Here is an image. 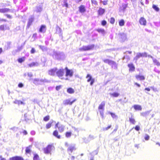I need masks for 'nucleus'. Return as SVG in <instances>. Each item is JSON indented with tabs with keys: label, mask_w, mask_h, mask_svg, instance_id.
<instances>
[{
	"label": "nucleus",
	"mask_w": 160,
	"mask_h": 160,
	"mask_svg": "<svg viewBox=\"0 0 160 160\" xmlns=\"http://www.w3.org/2000/svg\"><path fill=\"white\" fill-rule=\"evenodd\" d=\"M125 22L123 19H121L119 21V24L120 26H122L124 25Z\"/></svg>",
	"instance_id": "c85d7f7f"
},
{
	"label": "nucleus",
	"mask_w": 160,
	"mask_h": 160,
	"mask_svg": "<svg viewBox=\"0 0 160 160\" xmlns=\"http://www.w3.org/2000/svg\"><path fill=\"white\" fill-rule=\"evenodd\" d=\"M105 10L104 9L100 8L98 11V14L99 16L103 15L105 13Z\"/></svg>",
	"instance_id": "4468645a"
},
{
	"label": "nucleus",
	"mask_w": 160,
	"mask_h": 160,
	"mask_svg": "<svg viewBox=\"0 0 160 160\" xmlns=\"http://www.w3.org/2000/svg\"><path fill=\"white\" fill-rule=\"evenodd\" d=\"M152 8L157 12H158L159 10V8L157 5L155 4H153Z\"/></svg>",
	"instance_id": "bb28decb"
},
{
	"label": "nucleus",
	"mask_w": 160,
	"mask_h": 160,
	"mask_svg": "<svg viewBox=\"0 0 160 160\" xmlns=\"http://www.w3.org/2000/svg\"><path fill=\"white\" fill-rule=\"evenodd\" d=\"M57 68H55L49 70L48 71V73L49 75L54 76L55 75V73L57 71Z\"/></svg>",
	"instance_id": "9d476101"
},
{
	"label": "nucleus",
	"mask_w": 160,
	"mask_h": 160,
	"mask_svg": "<svg viewBox=\"0 0 160 160\" xmlns=\"http://www.w3.org/2000/svg\"><path fill=\"white\" fill-rule=\"evenodd\" d=\"M75 157L74 156H72L71 158V160H74L75 159Z\"/></svg>",
	"instance_id": "774afa93"
},
{
	"label": "nucleus",
	"mask_w": 160,
	"mask_h": 160,
	"mask_svg": "<svg viewBox=\"0 0 160 160\" xmlns=\"http://www.w3.org/2000/svg\"><path fill=\"white\" fill-rule=\"evenodd\" d=\"M15 103L18 104H24L23 102L22 101L20 100H16L15 102Z\"/></svg>",
	"instance_id": "58836bf2"
},
{
	"label": "nucleus",
	"mask_w": 160,
	"mask_h": 160,
	"mask_svg": "<svg viewBox=\"0 0 160 160\" xmlns=\"http://www.w3.org/2000/svg\"><path fill=\"white\" fill-rule=\"evenodd\" d=\"M77 100L76 99H74L73 101H71L69 99H66L63 102V104L64 105H72V103Z\"/></svg>",
	"instance_id": "1a4fd4ad"
},
{
	"label": "nucleus",
	"mask_w": 160,
	"mask_h": 160,
	"mask_svg": "<svg viewBox=\"0 0 160 160\" xmlns=\"http://www.w3.org/2000/svg\"><path fill=\"white\" fill-rule=\"evenodd\" d=\"M71 132H66L65 133V136L67 138L71 136Z\"/></svg>",
	"instance_id": "4c0bfd02"
},
{
	"label": "nucleus",
	"mask_w": 160,
	"mask_h": 160,
	"mask_svg": "<svg viewBox=\"0 0 160 160\" xmlns=\"http://www.w3.org/2000/svg\"><path fill=\"white\" fill-rule=\"evenodd\" d=\"M86 78H87V82H90V84L91 85H92L95 81V80L94 78H92L91 76L89 74H88L86 76Z\"/></svg>",
	"instance_id": "0eeeda50"
},
{
	"label": "nucleus",
	"mask_w": 160,
	"mask_h": 160,
	"mask_svg": "<svg viewBox=\"0 0 160 160\" xmlns=\"http://www.w3.org/2000/svg\"><path fill=\"white\" fill-rule=\"evenodd\" d=\"M105 106V102L104 101L102 102L99 105L98 109L99 110H104V107Z\"/></svg>",
	"instance_id": "a211bd4d"
},
{
	"label": "nucleus",
	"mask_w": 160,
	"mask_h": 160,
	"mask_svg": "<svg viewBox=\"0 0 160 160\" xmlns=\"http://www.w3.org/2000/svg\"><path fill=\"white\" fill-rule=\"evenodd\" d=\"M95 45L94 44L89 45L88 46H83L82 48H79L80 51H85L93 50L94 48Z\"/></svg>",
	"instance_id": "f03ea898"
},
{
	"label": "nucleus",
	"mask_w": 160,
	"mask_h": 160,
	"mask_svg": "<svg viewBox=\"0 0 160 160\" xmlns=\"http://www.w3.org/2000/svg\"><path fill=\"white\" fill-rule=\"evenodd\" d=\"M37 34L36 33H34L32 35V37L34 38H36L37 37Z\"/></svg>",
	"instance_id": "bf43d9fd"
},
{
	"label": "nucleus",
	"mask_w": 160,
	"mask_h": 160,
	"mask_svg": "<svg viewBox=\"0 0 160 160\" xmlns=\"http://www.w3.org/2000/svg\"><path fill=\"white\" fill-rule=\"evenodd\" d=\"M107 24V22L105 20H103L102 21L101 24L102 25L104 26L105 25Z\"/></svg>",
	"instance_id": "37998d69"
},
{
	"label": "nucleus",
	"mask_w": 160,
	"mask_h": 160,
	"mask_svg": "<svg viewBox=\"0 0 160 160\" xmlns=\"http://www.w3.org/2000/svg\"><path fill=\"white\" fill-rule=\"evenodd\" d=\"M96 30L99 33H104L105 32L104 29L101 28H98Z\"/></svg>",
	"instance_id": "f704fd0d"
},
{
	"label": "nucleus",
	"mask_w": 160,
	"mask_h": 160,
	"mask_svg": "<svg viewBox=\"0 0 160 160\" xmlns=\"http://www.w3.org/2000/svg\"><path fill=\"white\" fill-rule=\"evenodd\" d=\"M111 95L113 97H117L119 95V94L118 92H115L111 93Z\"/></svg>",
	"instance_id": "2f4dec72"
},
{
	"label": "nucleus",
	"mask_w": 160,
	"mask_h": 160,
	"mask_svg": "<svg viewBox=\"0 0 160 160\" xmlns=\"http://www.w3.org/2000/svg\"><path fill=\"white\" fill-rule=\"evenodd\" d=\"M56 74L57 76L60 78L61 79H63V77L64 74V70L63 69H60L57 70L56 72Z\"/></svg>",
	"instance_id": "20e7f679"
},
{
	"label": "nucleus",
	"mask_w": 160,
	"mask_h": 160,
	"mask_svg": "<svg viewBox=\"0 0 160 160\" xmlns=\"http://www.w3.org/2000/svg\"><path fill=\"white\" fill-rule=\"evenodd\" d=\"M134 84L136 85L138 87H139L140 86V85L137 82L135 83Z\"/></svg>",
	"instance_id": "69168bd1"
},
{
	"label": "nucleus",
	"mask_w": 160,
	"mask_h": 160,
	"mask_svg": "<svg viewBox=\"0 0 160 160\" xmlns=\"http://www.w3.org/2000/svg\"><path fill=\"white\" fill-rule=\"evenodd\" d=\"M145 90H146L148 91H149L150 90V88H145Z\"/></svg>",
	"instance_id": "338daca9"
},
{
	"label": "nucleus",
	"mask_w": 160,
	"mask_h": 160,
	"mask_svg": "<svg viewBox=\"0 0 160 160\" xmlns=\"http://www.w3.org/2000/svg\"><path fill=\"white\" fill-rule=\"evenodd\" d=\"M135 130L137 131H138L140 129V128L139 126L138 125L136 126L135 127L133 128Z\"/></svg>",
	"instance_id": "79ce46f5"
},
{
	"label": "nucleus",
	"mask_w": 160,
	"mask_h": 160,
	"mask_svg": "<svg viewBox=\"0 0 160 160\" xmlns=\"http://www.w3.org/2000/svg\"><path fill=\"white\" fill-rule=\"evenodd\" d=\"M111 125H109V126H108V127H107L106 128H103V130H108V129H109V128H110L111 127Z\"/></svg>",
	"instance_id": "3c124183"
},
{
	"label": "nucleus",
	"mask_w": 160,
	"mask_h": 160,
	"mask_svg": "<svg viewBox=\"0 0 160 160\" xmlns=\"http://www.w3.org/2000/svg\"><path fill=\"white\" fill-rule=\"evenodd\" d=\"M46 27L45 25H42L39 29V32H45L46 31Z\"/></svg>",
	"instance_id": "b1692460"
},
{
	"label": "nucleus",
	"mask_w": 160,
	"mask_h": 160,
	"mask_svg": "<svg viewBox=\"0 0 160 160\" xmlns=\"http://www.w3.org/2000/svg\"><path fill=\"white\" fill-rule=\"evenodd\" d=\"M22 133H23V134L24 135H26L27 134V131L25 130H24L23 131Z\"/></svg>",
	"instance_id": "052dcab7"
},
{
	"label": "nucleus",
	"mask_w": 160,
	"mask_h": 160,
	"mask_svg": "<svg viewBox=\"0 0 160 160\" xmlns=\"http://www.w3.org/2000/svg\"><path fill=\"white\" fill-rule=\"evenodd\" d=\"M144 138L146 140H148L149 138V136L148 135L146 134L145 135V136L144 137Z\"/></svg>",
	"instance_id": "09e8293b"
},
{
	"label": "nucleus",
	"mask_w": 160,
	"mask_h": 160,
	"mask_svg": "<svg viewBox=\"0 0 160 160\" xmlns=\"http://www.w3.org/2000/svg\"><path fill=\"white\" fill-rule=\"evenodd\" d=\"M54 149L53 144H48L47 146L43 148L44 152L45 154H51V152L52 150Z\"/></svg>",
	"instance_id": "f257e3e1"
},
{
	"label": "nucleus",
	"mask_w": 160,
	"mask_h": 160,
	"mask_svg": "<svg viewBox=\"0 0 160 160\" xmlns=\"http://www.w3.org/2000/svg\"><path fill=\"white\" fill-rule=\"evenodd\" d=\"M55 128H58L60 132H62L64 131V127L63 126L58 122L55 125Z\"/></svg>",
	"instance_id": "39448f33"
},
{
	"label": "nucleus",
	"mask_w": 160,
	"mask_h": 160,
	"mask_svg": "<svg viewBox=\"0 0 160 160\" xmlns=\"http://www.w3.org/2000/svg\"><path fill=\"white\" fill-rule=\"evenodd\" d=\"M135 78L137 80H143L145 79L144 76L137 75L135 76Z\"/></svg>",
	"instance_id": "dca6fc26"
},
{
	"label": "nucleus",
	"mask_w": 160,
	"mask_h": 160,
	"mask_svg": "<svg viewBox=\"0 0 160 160\" xmlns=\"http://www.w3.org/2000/svg\"><path fill=\"white\" fill-rule=\"evenodd\" d=\"M147 53L146 52H138L136 56L134 58L133 60L137 61L140 58L143 57H147Z\"/></svg>",
	"instance_id": "7ed1b4c3"
},
{
	"label": "nucleus",
	"mask_w": 160,
	"mask_h": 160,
	"mask_svg": "<svg viewBox=\"0 0 160 160\" xmlns=\"http://www.w3.org/2000/svg\"><path fill=\"white\" fill-rule=\"evenodd\" d=\"M34 18H30L28 20V22L27 28H29L30 26L32 25V22L34 21Z\"/></svg>",
	"instance_id": "f3484780"
},
{
	"label": "nucleus",
	"mask_w": 160,
	"mask_h": 160,
	"mask_svg": "<svg viewBox=\"0 0 160 160\" xmlns=\"http://www.w3.org/2000/svg\"><path fill=\"white\" fill-rule=\"evenodd\" d=\"M129 121L131 124L133 125L135 124L136 122L135 120L133 117L132 115L131 117L129 118Z\"/></svg>",
	"instance_id": "412c9836"
},
{
	"label": "nucleus",
	"mask_w": 160,
	"mask_h": 160,
	"mask_svg": "<svg viewBox=\"0 0 160 160\" xmlns=\"http://www.w3.org/2000/svg\"><path fill=\"white\" fill-rule=\"evenodd\" d=\"M67 92L70 94H72L74 93L75 91L73 89L71 88H68L67 89Z\"/></svg>",
	"instance_id": "393cba45"
},
{
	"label": "nucleus",
	"mask_w": 160,
	"mask_h": 160,
	"mask_svg": "<svg viewBox=\"0 0 160 160\" xmlns=\"http://www.w3.org/2000/svg\"><path fill=\"white\" fill-rule=\"evenodd\" d=\"M91 156L90 160H94V155L93 154H90Z\"/></svg>",
	"instance_id": "8fccbe9b"
},
{
	"label": "nucleus",
	"mask_w": 160,
	"mask_h": 160,
	"mask_svg": "<svg viewBox=\"0 0 160 160\" xmlns=\"http://www.w3.org/2000/svg\"><path fill=\"white\" fill-rule=\"evenodd\" d=\"M64 6H65L66 8H68V3L66 1L64 2Z\"/></svg>",
	"instance_id": "864d4df0"
},
{
	"label": "nucleus",
	"mask_w": 160,
	"mask_h": 160,
	"mask_svg": "<svg viewBox=\"0 0 160 160\" xmlns=\"http://www.w3.org/2000/svg\"><path fill=\"white\" fill-rule=\"evenodd\" d=\"M35 52V49L33 48H32L31 50V53H34Z\"/></svg>",
	"instance_id": "603ef678"
},
{
	"label": "nucleus",
	"mask_w": 160,
	"mask_h": 160,
	"mask_svg": "<svg viewBox=\"0 0 160 160\" xmlns=\"http://www.w3.org/2000/svg\"><path fill=\"white\" fill-rule=\"evenodd\" d=\"M103 111V110L100 111V113L102 118H104V113Z\"/></svg>",
	"instance_id": "49530a36"
},
{
	"label": "nucleus",
	"mask_w": 160,
	"mask_h": 160,
	"mask_svg": "<svg viewBox=\"0 0 160 160\" xmlns=\"http://www.w3.org/2000/svg\"><path fill=\"white\" fill-rule=\"evenodd\" d=\"M108 0H104L103 1H102V3L103 5H106L108 3Z\"/></svg>",
	"instance_id": "a18cd8bd"
},
{
	"label": "nucleus",
	"mask_w": 160,
	"mask_h": 160,
	"mask_svg": "<svg viewBox=\"0 0 160 160\" xmlns=\"http://www.w3.org/2000/svg\"><path fill=\"white\" fill-rule=\"evenodd\" d=\"M79 11L81 13L84 12L86 11V9L84 5H80L79 7Z\"/></svg>",
	"instance_id": "5701e85b"
},
{
	"label": "nucleus",
	"mask_w": 160,
	"mask_h": 160,
	"mask_svg": "<svg viewBox=\"0 0 160 160\" xmlns=\"http://www.w3.org/2000/svg\"><path fill=\"white\" fill-rule=\"evenodd\" d=\"M153 62L154 64L158 66H160V63L157 60L154 59H153Z\"/></svg>",
	"instance_id": "c756f323"
},
{
	"label": "nucleus",
	"mask_w": 160,
	"mask_h": 160,
	"mask_svg": "<svg viewBox=\"0 0 160 160\" xmlns=\"http://www.w3.org/2000/svg\"><path fill=\"white\" fill-rule=\"evenodd\" d=\"M0 160H6V159L5 158H3L2 155H0Z\"/></svg>",
	"instance_id": "4d7b16f0"
},
{
	"label": "nucleus",
	"mask_w": 160,
	"mask_h": 160,
	"mask_svg": "<svg viewBox=\"0 0 160 160\" xmlns=\"http://www.w3.org/2000/svg\"><path fill=\"white\" fill-rule=\"evenodd\" d=\"M139 22L140 25L146 26L147 25V21L143 17H141L139 20Z\"/></svg>",
	"instance_id": "9b49d317"
},
{
	"label": "nucleus",
	"mask_w": 160,
	"mask_h": 160,
	"mask_svg": "<svg viewBox=\"0 0 160 160\" xmlns=\"http://www.w3.org/2000/svg\"><path fill=\"white\" fill-rule=\"evenodd\" d=\"M115 22V19L113 17H112L110 18V22L112 24H113Z\"/></svg>",
	"instance_id": "e433bc0d"
},
{
	"label": "nucleus",
	"mask_w": 160,
	"mask_h": 160,
	"mask_svg": "<svg viewBox=\"0 0 160 160\" xmlns=\"http://www.w3.org/2000/svg\"><path fill=\"white\" fill-rule=\"evenodd\" d=\"M65 69L66 70L65 76L66 77L69 76L70 77H71L72 76L73 72L72 70L69 69L67 67H66Z\"/></svg>",
	"instance_id": "423d86ee"
},
{
	"label": "nucleus",
	"mask_w": 160,
	"mask_h": 160,
	"mask_svg": "<svg viewBox=\"0 0 160 160\" xmlns=\"http://www.w3.org/2000/svg\"><path fill=\"white\" fill-rule=\"evenodd\" d=\"M103 62L106 63H107L110 65L112 66L113 65H116V63L114 61L111 60L109 59H105L103 60Z\"/></svg>",
	"instance_id": "6e6552de"
},
{
	"label": "nucleus",
	"mask_w": 160,
	"mask_h": 160,
	"mask_svg": "<svg viewBox=\"0 0 160 160\" xmlns=\"http://www.w3.org/2000/svg\"><path fill=\"white\" fill-rule=\"evenodd\" d=\"M134 109L136 111H141L142 109L141 106L138 105H134L133 106Z\"/></svg>",
	"instance_id": "aec40b11"
},
{
	"label": "nucleus",
	"mask_w": 160,
	"mask_h": 160,
	"mask_svg": "<svg viewBox=\"0 0 160 160\" xmlns=\"http://www.w3.org/2000/svg\"><path fill=\"white\" fill-rule=\"evenodd\" d=\"M33 160H40L39 155L37 153L33 154Z\"/></svg>",
	"instance_id": "a878e982"
},
{
	"label": "nucleus",
	"mask_w": 160,
	"mask_h": 160,
	"mask_svg": "<svg viewBox=\"0 0 160 160\" xmlns=\"http://www.w3.org/2000/svg\"><path fill=\"white\" fill-rule=\"evenodd\" d=\"M25 57H23L21 58H18V61L19 63H22L25 61Z\"/></svg>",
	"instance_id": "cd10ccee"
},
{
	"label": "nucleus",
	"mask_w": 160,
	"mask_h": 160,
	"mask_svg": "<svg viewBox=\"0 0 160 160\" xmlns=\"http://www.w3.org/2000/svg\"><path fill=\"white\" fill-rule=\"evenodd\" d=\"M75 146L73 144H70L69 147H68V152H70L69 153V154L70 155H71V154L72 153V152L74 150H75Z\"/></svg>",
	"instance_id": "f8f14e48"
},
{
	"label": "nucleus",
	"mask_w": 160,
	"mask_h": 160,
	"mask_svg": "<svg viewBox=\"0 0 160 160\" xmlns=\"http://www.w3.org/2000/svg\"><path fill=\"white\" fill-rule=\"evenodd\" d=\"M37 63L35 62H32L30 63L29 64L28 66L30 67H32L35 66L37 65Z\"/></svg>",
	"instance_id": "72a5a7b5"
},
{
	"label": "nucleus",
	"mask_w": 160,
	"mask_h": 160,
	"mask_svg": "<svg viewBox=\"0 0 160 160\" xmlns=\"http://www.w3.org/2000/svg\"><path fill=\"white\" fill-rule=\"evenodd\" d=\"M5 29V26L4 25H2L0 26V30H4Z\"/></svg>",
	"instance_id": "c03bdc74"
},
{
	"label": "nucleus",
	"mask_w": 160,
	"mask_h": 160,
	"mask_svg": "<svg viewBox=\"0 0 160 160\" xmlns=\"http://www.w3.org/2000/svg\"><path fill=\"white\" fill-rule=\"evenodd\" d=\"M98 148H98L96 150L92 152H90V154H93V155L94 156L95 155H97L99 151Z\"/></svg>",
	"instance_id": "7c9ffc66"
},
{
	"label": "nucleus",
	"mask_w": 160,
	"mask_h": 160,
	"mask_svg": "<svg viewBox=\"0 0 160 160\" xmlns=\"http://www.w3.org/2000/svg\"><path fill=\"white\" fill-rule=\"evenodd\" d=\"M10 9L8 8H0V13H5L10 12Z\"/></svg>",
	"instance_id": "2eb2a0df"
},
{
	"label": "nucleus",
	"mask_w": 160,
	"mask_h": 160,
	"mask_svg": "<svg viewBox=\"0 0 160 160\" xmlns=\"http://www.w3.org/2000/svg\"><path fill=\"white\" fill-rule=\"evenodd\" d=\"M7 21V20L5 19H0V22H6Z\"/></svg>",
	"instance_id": "13d9d810"
},
{
	"label": "nucleus",
	"mask_w": 160,
	"mask_h": 160,
	"mask_svg": "<svg viewBox=\"0 0 160 160\" xmlns=\"http://www.w3.org/2000/svg\"><path fill=\"white\" fill-rule=\"evenodd\" d=\"M23 84L22 83H19L18 84V87H19V88H22L23 87Z\"/></svg>",
	"instance_id": "5fc2aeb1"
},
{
	"label": "nucleus",
	"mask_w": 160,
	"mask_h": 160,
	"mask_svg": "<svg viewBox=\"0 0 160 160\" xmlns=\"http://www.w3.org/2000/svg\"><path fill=\"white\" fill-rule=\"evenodd\" d=\"M32 146V145H29L28 147H27L25 149V153L26 154H30V153L31 150V148Z\"/></svg>",
	"instance_id": "4be33fe9"
},
{
	"label": "nucleus",
	"mask_w": 160,
	"mask_h": 160,
	"mask_svg": "<svg viewBox=\"0 0 160 160\" xmlns=\"http://www.w3.org/2000/svg\"><path fill=\"white\" fill-rule=\"evenodd\" d=\"M50 119V116L49 115H47L43 118V120L44 121L47 122Z\"/></svg>",
	"instance_id": "c9c22d12"
},
{
	"label": "nucleus",
	"mask_w": 160,
	"mask_h": 160,
	"mask_svg": "<svg viewBox=\"0 0 160 160\" xmlns=\"http://www.w3.org/2000/svg\"><path fill=\"white\" fill-rule=\"evenodd\" d=\"M91 2L92 4L95 5H98V2L96 0H91Z\"/></svg>",
	"instance_id": "ea45409f"
},
{
	"label": "nucleus",
	"mask_w": 160,
	"mask_h": 160,
	"mask_svg": "<svg viewBox=\"0 0 160 160\" xmlns=\"http://www.w3.org/2000/svg\"><path fill=\"white\" fill-rule=\"evenodd\" d=\"M140 144H135L134 145L135 147L137 148V149L139 147Z\"/></svg>",
	"instance_id": "6e6d98bb"
},
{
	"label": "nucleus",
	"mask_w": 160,
	"mask_h": 160,
	"mask_svg": "<svg viewBox=\"0 0 160 160\" xmlns=\"http://www.w3.org/2000/svg\"><path fill=\"white\" fill-rule=\"evenodd\" d=\"M52 125V122H49L46 124V127L47 129L50 128Z\"/></svg>",
	"instance_id": "473e14b6"
},
{
	"label": "nucleus",
	"mask_w": 160,
	"mask_h": 160,
	"mask_svg": "<svg viewBox=\"0 0 160 160\" xmlns=\"http://www.w3.org/2000/svg\"><path fill=\"white\" fill-rule=\"evenodd\" d=\"M109 113L111 115L112 118H114L116 117V115L114 113L112 112H109Z\"/></svg>",
	"instance_id": "a19ab883"
},
{
	"label": "nucleus",
	"mask_w": 160,
	"mask_h": 160,
	"mask_svg": "<svg viewBox=\"0 0 160 160\" xmlns=\"http://www.w3.org/2000/svg\"><path fill=\"white\" fill-rule=\"evenodd\" d=\"M70 145H69L68 144L67 142H65V145L66 147H69V146Z\"/></svg>",
	"instance_id": "e2e57ef3"
},
{
	"label": "nucleus",
	"mask_w": 160,
	"mask_h": 160,
	"mask_svg": "<svg viewBox=\"0 0 160 160\" xmlns=\"http://www.w3.org/2000/svg\"><path fill=\"white\" fill-rule=\"evenodd\" d=\"M62 87L61 85H59L57 86L56 87V89L58 91Z\"/></svg>",
	"instance_id": "de8ad7c7"
},
{
	"label": "nucleus",
	"mask_w": 160,
	"mask_h": 160,
	"mask_svg": "<svg viewBox=\"0 0 160 160\" xmlns=\"http://www.w3.org/2000/svg\"><path fill=\"white\" fill-rule=\"evenodd\" d=\"M53 135L58 139H59L61 138V136L58 135V132L56 130H54L53 132Z\"/></svg>",
	"instance_id": "6ab92c4d"
},
{
	"label": "nucleus",
	"mask_w": 160,
	"mask_h": 160,
	"mask_svg": "<svg viewBox=\"0 0 160 160\" xmlns=\"http://www.w3.org/2000/svg\"><path fill=\"white\" fill-rule=\"evenodd\" d=\"M128 66L129 68V71L130 72H134L135 70V67L132 63L128 64Z\"/></svg>",
	"instance_id": "ddd939ff"
},
{
	"label": "nucleus",
	"mask_w": 160,
	"mask_h": 160,
	"mask_svg": "<svg viewBox=\"0 0 160 160\" xmlns=\"http://www.w3.org/2000/svg\"><path fill=\"white\" fill-rule=\"evenodd\" d=\"M6 16L8 18H12V17L10 15L7 14L6 15Z\"/></svg>",
	"instance_id": "680f3d73"
},
{
	"label": "nucleus",
	"mask_w": 160,
	"mask_h": 160,
	"mask_svg": "<svg viewBox=\"0 0 160 160\" xmlns=\"http://www.w3.org/2000/svg\"><path fill=\"white\" fill-rule=\"evenodd\" d=\"M39 81V79H35L34 80V82L35 83L36 82Z\"/></svg>",
	"instance_id": "0e129e2a"
}]
</instances>
